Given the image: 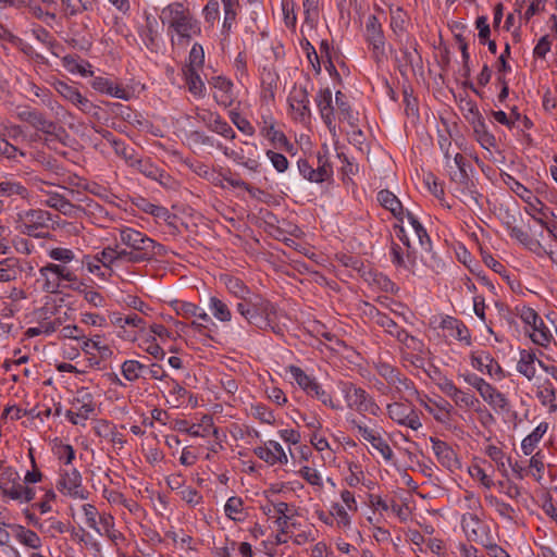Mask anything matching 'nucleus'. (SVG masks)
<instances>
[{
    "mask_svg": "<svg viewBox=\"0 0 557 557\" xmlns=\"http://www.w3.org/2000/svg\"><path fill=\"white\" fill-rule=\"evenodd\" d=\"M236 311L248 324L260 330H267L272 327L276 319L277 308L269 299L255 294L247 300L237 302Z\"/></svg>",
    "mask_w": 557,
    "mask_h": 557,
    "instance_id": "nucleus-1",
    "label": "nucleus"
},
{
    "mask_svg": "<svg viewBox=\"0 0 557 557\" xmlns=\"http://www.w3.org/2000/svg\"><path fill=\"white\" fill-rule=\"evenodd\" d=\"M160 20L163 24L169 23L176 34L183 38L189 39V32L195 34L200 33V26L195 20L189 10L184 8L182 2H173L162 9Z\"/></svg>",
    "mask_w": 557,
    "mask_h": 557,
    "instance_id": "nucleus-2",
    "label": "nucleus"
},
{
    "mask_svg": "<svg viewBox=\"0 0 557 557\" xmlns=\"http://www.w3.org/2000/svg\"><path fill=\"white\" fill-rule=\"evenodd\" d=\"M52 221L51 213L41 209H30L18 213V223L22 234L36 238H46Z\"/></svg>",
    "mask_w": 557,
    "mask_h": 557,
    "instance_id": "nucleus-3",
    "label": "nucleus"
},
{
    "mask_svg": "<svg viewBox=\"0 0 557 557\" xmlns=\"http://www.w3.org/2000/svg\"><path fill=\"white\" fill-rule=\"evenodd\" d=\"M341 391L345 395L348 407L356 409L358 412H370L375 414L379 409L369 394L361 387H357L351 382H344L341 384Z\"/></svg>",
    "mask_w": 557,
    "mask_h": 557,
    "instance_id": "nucleus-4",
    "label": "nucleus"
},
{
    "mask_svg": "<svg viewBox=\"0 0 557 557\" xmlns=\"http://www.w3.org/2000/svg\"><path fill=\"white\" fill-rule=\"evenodd\" d=\"M520 318L525 324L532 326L533 334H531L530 337L534 344L546 347L550 343L553 335L534 309L523 307L520 312Z\"/></svg>",
    "mask_w": 557,
    "mask_h": 557,
    "instance_id": "nucleus-5",
    "label": "nucleus"
},
{
    "mask_svg": "<svg viewBox=\"0 0 557 557\" xmlns=\"http://www.w3.org/2000/svg\"><path fill=\"white\" fill-rule=\"evenodd\" d=\"M120 239L131 250L147 257V261H151V253H149L151 249L149 248L153 247L152 238L135 228L124 227L120 231Z\"/></svg>",
    "mask_w": 557,
    "mask_h": 557,
    "instance_id": "nucleus-6",
    "label": "nucleus"
},
{
    "mask_svg": "<svg viewBox=\"0 0 557 557\" xmlns=\"http://www.w3.org/2000/svg\"><path fill=\"white\" fill-rule=\"evenodd\" d=\"M467 106H469V112L472 113V119L469 115H465L468 122L472 125L474 134L476 136L478 141L484 149H488L490 147L496 146V138L493 134L487 131L485 121L480 113L475 102L469 100L467 101Z\"/></svg>",
    "mask_w": 557,
    "mask_h": 557,
    "instance_id": "nucleus-7",
    "label": "nucleus"
},
{
    "mask_svg": "<svg viewBox=\"0 0 557 557\" xmlns=\"http://www.w3.org/2000/svg\"><path fill=\"white\" fill-rule=\"evenodd\" d=\"M451 181L457 184V190L466 197L465 202L468 205L480 206L482 195L476 190L473 181H471L467 169H461L451 175Z\"/></svg>",
    "mask_w": 557,
    "mask_h": 557,
    "instance_id": "nucleus-8",
    "label": "nucleus"
},
{
    "mask_svg": "<svg viewBox=\"0 0 557 557\" xmlns=\"http://www.w3.org/2000/svg\"><path fill=\"white\" fill-rule=\"evenodd\" d=\"M430 441L433 445V451L438 462L443 467H445L451 472L459 470L461 468V463L457 457V454L446 442L435 437H430Z\"/></svg>",
    "mask_w": 557,
    "mask_h": 557,
    "instance_id": "nucleus-9",
    "label": "nucleus"
},
{
    "mask_svg": "<svg viewBox=\"0 0 557 557\" xmlns=\"http://www.w3.org/2000/svg\"><path fill=\"white\" fill-rule=\"evenodd\" d=\"M299 173L309 182L323 183L333 175L332 165L329 162L318 164L317 169L308 162L306 159H300L297 162Z\"/></svg>",
    "mask_w": 557,
    "mask_h": 557,
    "instance_id": "nucleus-10",
    "label": "nucleus"
},
{
    "mask_svg": "<svg viewBox=\"0 0 557 557\" xmlns=\"http://www.w3.org/2000/svg\"><path fill=\"white\" fill-rule=\"evenodd\" d=\"M471 366L480 372H486L490 375H498L499 379L505 377V373L499 363L491 356L490 352L480 351L472 352Z\"/></svg>",
    "mask_w": 557,
    "mask_h": 557,
    "instance_id": "nucleus-11",
    "label": "nucleus"
},
{
    "mask_svg": "<svg viewBox=\"0 0 557 557\" xmlns=\"http://www.w3.org/2000/svg\"><path fill=\"white\" fill-rule=\"evenodd\" d=\"M350 423L352 424L354 428H356L358 430L360 435L366 441L371 443L373 448H375L377 451L381 453V455L384 457V459L391 460L393 458L392 448L380 435H375L372 430L358 423L355 419H352L350 421Z\"/></svg>",
    "mask_w": 557,
    "mask_h": 557,
    "instance_id": "nucleus-12",
    "label": "nucleus"
},
{
    "mask_svg": "<svg viewBox=\"0 0 557 557\" xmlns=\"http://www.w3.org/2000/svg\"><path fill=\"white\" fill-rule=\"evenodd\" d=\"M220 281L225 285L227 292L240 301L247 300L256 294L239 277L223 274L220 276Z\"/></svg>",
    "mask_w": 557,
    "mask_h": 557,
    "instance_id": "nucleus-13",
    "label": "nucleus"
},
{
    "mask_svg": "<svg viewBox=\"0 0 557 557\" xmlns=\"http://www.w3.org/2000/svg\"><path fill=\"white\" fill-rule=\"evenodd\" d=\"M367 40L373 46L375 52L383 53L384 49V35L379 18L375 15H370L366 23Z\"/></svg>",
    "mask_w": 557,
    "mask_h": 557,
    "instance_id": "nucleus-14",
    "label": "nucleus"
},
{
    "mask_svg": "<svg viewBox=\"0 0 557 557\" xmlns=\"http://www.w3.org/2000/svg\"><path fill=\"white\" fill-rule=\"evenodd\" d=\"M91 87L99 92L107 94L119 99L128 100L131 97L129 91L119 85H114L112 81L104 77H95L91 82Z\"/></svg>",
    "mask_w": 557,
    "mask_h": 557,
    "instance_id": "nucleus-15",
    "label": "nucleus"
},
{
    "mask_svg": "<svg viewBox=\"0 0 557 557\" xmlns=\"http://www.w3.org/2000/svg\"><path fill=\"white\" fill-rule=\"evenodd\" d=\"M261 135L269 139L277 148H283L287 152H290L294 149V145L289 143L283 132L274 128V124L272 122L268 123V121H263Z\"/></svg>",
    "mask_w": 557,
    "mask_h": 557,
    "instance_id": "nucleus-16",
    "label": "nucleus"
},
{
    "mask_svg": "<svg viewBox=\"0 0 557 557\" xmlns=\"http://www.w3.org/2000/svg\"><path fill=\"white\" fill-rule=\"evenodd\" d=\"M379 202L399 221H404V208L400 200L388 189H382L377 193Z\"/></svg>",
    "mask_w": 557,
    "mask_h": 557,
    "instance_id": "nucleus-17",
    "label": "nucleus"
},
{
    "mask_svg": "<svg viewBox=\"0 0 557 557\" xmlns=\"http://www.w3.org/2000/svg\"><path fill=\"white\" fill-rule=\"evenodd\" d=\"M536 356L533 350L522 349L520 351V359L517 363V371L522 374L527 380L531 381L534 379L536 369Z\"/></svg>",
    "mask_w": 557,
    "mask_h": 557,
    "instance_id": "nucleus-18",
    "label": "nucleus"
},
{
    "mask_svg": "<svg viewBox=\"0 0 557 557\" xmlns=\"http://www.w3.org/2000/svg\"><path fill=\"white\" fill-rule=\"evenodd\" d=\"M335 103L338 109L339 119L346 121L350 127H357L359 119L346 100V96L342 91L335 94Z\"/></svg>",
    "mask_w": 557,
    "mask_h": 557,
    "instance_id": "nucleus-19",
    "label": "nucleus"
},
{
    "mask_svg": "<svg viewBox=\"0 0 557 557\" xmlns=\"http://www.w3.org/2000/svg\"><path fill=\"white\" fill-rule=\"evenodd\" d=\"M73 405H79L77 407L76 416L83 420H87L95 411L94 397L90 393L82 389L78 392V396L72 401Z\"/></svg>",
    "mask_w": 557,
    "mask_h": 557,
    "instance_id": "nucleus-20",
    "label": "nucleus"
},
{
    "mask_svg": "<svg viewBox=\"0 0 557 557\" xmlns=\"http://www.w3.org/2000/svg\"><path fill=\"white\" fill-rule=\"evenodd\" d=\"M183 74L189 92L198 98L205 97L206 86L198 74V70L183 69Z\"/></svg>",
    "mask_w": 557,
    "mask_h": 557,
    "instance_id": "nucleus-21",
    "label": "nucleus"
},
{
    "mask_svg": "<svg viewBox=\"0 0 557 557\" xmlns=\"http://www.w3.org/2000/svg\"><path fill=\"white\" fill-rule=\"evenodd\" d=\"M139 171L145 176L159 181L162 183V178L165 176L164 171L159 169L154 163H152L151 159H139L137 158L135 164L132 166Z\"/></svg>",
    "mask_w": 557,
    "mask_h": 557,
    "instance_id": "nucleus-22",
    "label": "nucleus"
},
{
    "mask_svg": "<svg viewBox=\"0 0 557 557\" xmlns=\"http://www.w3.org/2000/svg\"><path fill=\"white\" fill-rule=\"evenodd\" d=\"M61 476L69 485V495L81 499L87 498V494L81 488L82 475L77 469L74 468L70 472H64Z\"/></svg>",
    "mask_w": 557,
    "mask_h": 557,
    "instance_id": "nucleus-23",
    "label": "nucleus"
},
{
    "mask_svg": "<svg viewBox=\"0 0 557 557\" xmlns=\"http://www.w3.org/2000/svg\"><path fill=\"white\" fill-rule=\"evenodd\" d=\"M406 216L408 219V222L412 226L414 234L418 237L419 244L421 245L422 249L425 251L432 250V242L431 238L424 228V226L420 223V221L417 219V216L411 213L410 211H407Z\"/></svg>",
    "mask_w": 557,
    "mask_h": 557,
    "instance_id": "nucleus-24",
    "label": "nucleus"
},
{
    "mask_svg": "<svg viewBox=\"0 0 557 557\" xmlns=\"http://www.w3.org/2000/svg\"><path fill=\"white\" fill-rule=\"evenodd\" d=\"M290 107L297 110L301 117H310V100L309 94L306 88H301L296 95L290 98Z\"/></svg>",
    "mask_w": 557,
    "mask_h": 557,
    "instance_id": "nucleus-25",
    "label": "nucleus"
},
{
    "mask_svg": "<svg viewBox=\"0 0 557 557\" xmlns=\"http://www.w3.org/2000/svg\"><path fill=\"white\" fill-rule=\"evenodd\" d=\"M547 428H548L547 423H545V422L540 423L530 435H528L527 437H524L522 440L521 449L524 455L528 456V455L532 454L536 444L541 441L543 435L546 433Z\"/></svg>",
    "mask_w": 557,
    "mask_h": 557,
    "instance_id": "nucleus-26",
    "label": "nucleus"
},
{
    "mask_svg": "<svg viewBox=\"0 0 557 557\" xmlns=\"http://www.w3.org/2000/svg\"><path fill=\"white\" fill-rule=\"evenodd\" d=\"M503 182L523 201L531 203L532 191L508 173L500 174Z\"/></svg>",
    "mask_w": 557,
    "mask_h": 557,
    "instance_id": "nucleus-27",
    "label": "nucleus"
},
{
    "mask_svg": "<svg viewBox=\"0 0 557 557\" xmlns=\"http://www.w3.org/2000/svg\"><path fill=\"white\" fill-rule=\"evenodd\" d=\"M16 530V537L27 547L37 549L41 546V540L36 532L25 529L23 525H13Z\"/></svg>",
    "mask_w": 557,
    "mask_h": 557,
    "instance_id": "nucleus-28",
    "label": "nucleus"
},
{
    "mask_svg": "<svg viewBox=\"0 0 557 557\" xmlns=\"http://www.w3.org/2000/svg\"><path fill=\"white\" fill-rule=\"evenodd\" d=\"M209 308L215 319L221 322H230L232 320V312L228 306L218 297H211Z\"/></svg>",
    "mask_w": 557,
    "mask_h": 557,
    "instance_id": "nucleus-29",
    "label": "nucleus"
},
{
    "mask_svg": "<svg viewBox=\"0 0 557 557\" xmlns=\"http://www.w3.org/2000/svg\"><path fill=\"white\" fill-rule=\"evenodd\" d=\"M487 388L488 391L484 394H480L481 397L487 401L491 406H493L494 408H499V409H507L508 408V399L506 398V396L500 393L499 391H497L494 386H492L490 383L487 384Z\"/></svg>",
    "mask_w": 557,
    "mask_h": 557,
    "instance_id": "nucleus-30",
    "label": "nucleus"
},
{
    "mask_svg": "<svg viewBox=\"0 0 557 557\" xmlns=\"http://www.w3.org/2000/svg\"><path fill=\"white\" fill-rule=\"evenodd\" d=\"M121 369L123 376L127 381L134 382L140 377L143 372L147 370V367L137 360H126L123 362Z\"/></svg>",
    "mask_w": 557,
    "mask_h": 557,
    "instance_id": "nucleus-31",
    "label": "nucleus"
},
{
    "mask_svg": "<svg viewBox=\"0 0 557 557\" xmlns=\"http://www.w3.org/2000/svg\"><path fill=\"white\" fill-rule=\"evenodd\" d=\"M16 116L20 121L26 122L30 124L35 129H38L45 114L36 109L24 107L17 108Z\"/></svg>",
    "mask_w": 557,
    "mask_h": 557,
    "instance_id": "nucleus-32",
    "label": "nucleus"
},
{
    "mask_svg": "<svg viewBox=\"0 0 557 557\" xmlns=\"http://www.w3.org/2000/svg\"><path fill=\"white\" fill-rule=\"evenodd\" d=\"M112 147L114 149V152L123 158L125 162L133 166L137 160L136 150L133 147H129L125 145L122 140H112Z\"/></svg>",
    "mask_w": 557,
    "mask_h": 557,
    "instance_id": "nucleus-33",
    "label": "nucleus"
},
{
    "mask_svg": "<svg viewBox=\"0 0 557 557\" xmlns=\"http://www.w3.org/2000/svg\"><path fill=\"white\" fill-rule=\"evenodd\" d=\"M410 404L394 403L387 406L388 416L398 424H403L411 409Z\"/></svg>",
    "mask_w": 557,
    "mask_h": 557,
    "instance_id": "nucleus-34",
    "label": "nucleus"
},
{
    "mask_svg": "<svg viewBox=\"0 0 557 557\" xmlns=\"http://www.w3.org/2000/svg\"><path fill=\"white\" fill-rule=\"evenodd\" d=\"M287 370L299 385V387H301L306 393H308L311 388V385L317 382L314 379L307 375L305 371L297 366L292 364L287 368Z\"/></svg>",
    "mask_w": 557,
    "mask_h": 557,
    "instance_id": "nucleus-35",
    "label": "nucleus"
},
{
    "mask_svg": "<svg viewBox=\"0 0 557 557\" xmlns=\"http://www.w3.org/2000/svg\"><path fill=\"white\" fill-rule=\"evenodd\" d=\"M53 86L55 91L61 97H63L67 101H71L73 104H75L78 98L81 97L79 90L75 86L70 85L65 82L58 81L57 83H54Z\"/></svg>",
    "mask_w": 557,
    "mask_h": 557,
    "instance_id": "nucleus-36",
    "label": "nucleus"
},
{
    "mask_svg": "<svg viewBox=\"0 0 557 557\" xmlns=\"http://www.w3.org/2000/svg\"><path fill=\"white\" fill-rule=\"evenodd\" d=\"M61 2L70 15H76L83 11L92 10L95 0H61Z\"/></svg>",
    "mask_w": 557,
    "mask_h": 557,
    "instance_id": "nucleus-37",
    "label": "nucleus"
},
{
    "mask_svg": "<svg viewBox=\"0 0 557 557\" xmlns=\"http://www.w3.org/2000/svg\"><path fill=\"white\" fill-rule=\"evenodd\" d=\"M487 456L496 462L498 471L502 472L503 476L508 478V470H507V460L505 461V454L503 450L495 446L490 445L486 448Z\"/></svg>",
    "mask_w": 557,
    "mask_h": 557,
    "instance_id": "nucleus-38",
    "label": "nucleus"
},
{
    "mask_svg": "<svg viewBox=\"0 0 557 557\" xmlns=\"http://www.w3.org/2000/svg\"><path fill=\"white\" fill-rule=\"evenodd\" d=\"M140 201V203H137V207L140 208L144 212L165 221L171 216L170 211L165 207L153 205L144 198H141Z\"/></svg>",
    "mask_w": 557,
    "mask_h": 557,
    "instance_id": "nucleus-39",
    "label": "nucleus"
},
{
    "mask_svg": "<svg viewBox=\"0 0 557 557\" xmlns=\"http://www.w3.org/2000/svg\"><path fill=\"white\" fill-rule=\"evenodd\" d=\"M485 500L496 509V511L504 518L508 520H512V513L515 512L513 507L510 504H507L500 499H498L494 495H486Z\"/></svg>",
    "mask_w": 557,
    "mask_h": 557,
    "instance_id": "nucleus-40",
    "label": "nucleus"
},
{
    "mask_svg": "<svg viewBox=\"0 0 557 557\" xmlns=\"http://www.w3.org/2000/svg\"><path fill=\"white\" fill-rule=\"evenodd\" d=\"M189 63L184 69L199 70L203 65L205 52L200 44L195 42L189 51Z\"/></svg>",
    "mask_w": 557,
    "mask_h": 557,
    "instance_id": "nucleus-41",
    "label": "nucleus"
},
{
    "mask_svg": "<svg viewBox=\"0 0 557 557\" xmlns=\"http://www.w3.org/2000/svg\"><path fill=\"white\" fill-rule=\"evenodd\" d=\"M307 394L312 397H317L323 405L329 406L332 409H339V406L333 401L332 396L326 393L318 382L311 385V388Z\"/></svg>",
    "mask_w": 557,
    "mask_h": 557,
    "instance_id": "nucleus-42",
    "label": "nucleus"
},
{
    "mask_svg": "<svg viewBox=\"0 0 557 557\" xmlns=\"http://www.w3.org/2000/svg\"><path fill=\"white\" fill-rule=\"evenodd\" d=\"M210 131L227 138V139H235L236 133L231 127V125L221 117L220 114H218L216 117H214L213 124H211Z\"/></svg>",
    "mask_w": 557,
    "mask_h": 557,
    "instance_id": "nucleus-43",
    "label": "nucleus"
},
{
    "mask_svg": "<svg viewBox=\"0 0 557 557\" xmlns=\"http://www.w3.org/2000/svg\"><path fill=\"white\" fill-rule=\"evenodd\" d=\"M319 0H302L305 22L313 27L319 17Z\"/></svg>",
    "mask_w": 557,
    "mask_h": 557,
    "instance_id": "nucleus-44",
    "label": "nucleus"
},
{
    "mask_svg": "<svg viewBox=\"0 0 557 557\" xmlns=\"http://www.w3.org/2000/svg\"><path fill=\"white\" fill-rule=\"evenodd\" d=\"M396 237L403 243V245L407 248V259L411 265L416 264V256L412 250V246L410 244L409 237L406 234V231L403 225L395 224L394 225Z\"/></svg>",
    "mask_w": 557,
    "mask_h": 557,
    "instance_id": "nucleus-45",
    "label": "nucleus"
},
{
    "mask_svg": "<svg viewBox=\"0 0 557 557\" xmlns=\"http://www.w3.org/2000/svg\"><path fill=\"white\" fill-rule=\"evenodd\" d=\"M450 398L457 406L465 408H473L474 405L479 403L478 398H475L472 393L463 392L460 388H457Z\"/></svg>",
    "mask_w": 557,
    "mask_h": 557,
    "instance_id": "nucleus-46",
    "label": "nucleus"
},
{
    "mask_svg": "<svg viewBox=\"0 0 557 557\" xmlns=\"http://www.w3.org/2000/svg\"><path fill=\"white\" fill-rule=\"evenodd\" d=\"M230 119L232 123L238 128V131L245 135L252 136L255 134V127L246 117L242 116L240 113L231 111Z\"/></svg>",
    "mask_w": 557,
    "mask_h": 557,
    "instance_id": "nucleus-47",
    "label": "nucleus"
},
{
    "mask_svg": "<svg viewBox=\"0 0 557 557\" xmlns=\"http://www.w3.org/2000/svg\"><path fill=\"white\" fill-rule=\"evenodd\" d=\"M537 398L543 405L552 404V410H556L557 405L553 404L556 399V389L548 380L543 384V389L537 392Z\"/></svg>",
    "mask_w": 557,
    "mask_h": 557,
    "instance_id": "nucleus-48",
    "label": "nucleus"
},
{
    "mask_svg": "<svg viewBox=\"0 0 557 557\" xmlns=\"http://www.w3.org/2000/svg\"><path fill=\"white\" fill-rule=\"evenodd\" d=\"M176 314L182 315L185 319L195 318L198 306L187 301L175 300L172 304Z\"/></svg>",
    "mask_w": 557,
    "mask_h": 557,
    "instance_id": "nucleus-49",
    "label": "nucleus"
},
{
    "mask_svg": "<svg viewBox=\"0 0 557 557\" xmlns=\"http://www.w3.org/2000/svg\"><path fill=\"white\" fill-rule=\"evenodd\" d=\"M315 102L320 113L329 110H334L331 89H320L317 94Z\"/></svg>",
    "mask_w": 557,
    "mask_h": 557,
    "instance_id": "nucleus-50",
    "label": "nucleus"
},
{
    "mask_svg": "<svg viewBox=\"0 0 557 557\" xmlns=\"http://www.w3.org/2000/svg\"><path fill=\"white\" fill-rule=\"evenodd\" d=\"M206 23L213 26L220 15V3L218 0H209L202 9Z\"/></svg>",
    "mask_w": 557,
    "mask_h": 557,
    "instance_id": "nucleus-51",
    "label": "nucleus"
},
{
    "mask_svg": "<svg viewBox=\"0 0 557 557\" xmlns=\"http://www.w3.org/2000/svg\"><path fill=\"white\" fill-rule=\"evenodd\" d=\"M47 206L53 208L62 213L66 214L67 209L73 208V205L64 196L60 194H53L46 201Z\"/></svg>",
    "mask_w": 557,
    "mask_h": 557,
    "instance_id": "nucleus-52",
    "label": "nucleus"
},
{
    "mask_svg": "<svg viewBox=\"0 0 557 557\" xmlns=\"http://www.w3.org/2000/svg\"><path fill=\"white\" fill-rule=\"evenodd\" d=\"M295 3L293 0H282V11L284 15V23L289 28H295L297 16L294 11Z\"/></svg>",
    "mask_w": 557,
    "mask_h": 557,
    "instance_id": "nucleus-53",
    "label": "nucleus"
},
{
    "mask_svg": "<svg viewBox=\"0 0 557 557\" xmlns=\"http://www.w3.org/2000/svg\"><path fill=\"white\" fill-rule=\"evenodd\" d=\"M114 248H115V261L125 260L131 263H140V262L147 261V257H144L133 250H126V249L119 250L117 245Z\"/></svg>",
    "mask_w": 557,
    "mask_h": 557,
    "instance_id": "nucleus-54",
    "label": "nucleus"
},
{
    "mask_svg": "<svg viewBox=\"0 0 557 557\" xmlns=\"http://www.w3.org/2000/svg\"><path fill=\"white\" fill-rule=\"evenodd\" d=\"M377 373L391 385H396V381L399 380V370L388 363L379 364Z\"/></svg>",
    "mask_w": 557,
    "mask_h": 557,
    "instance_id": "nucleus-55",
    "label": "nucleus"
},
{
    "mask_svg": "<svg viewBox=\"0 0 557 557\" xmlns=\"http://www.w3.org/2000/svg\"><path fill=\"white\" fill-rule=\"evenodd\" d=\"M27 194V189L18 184L12 182H1L0 183V195L2 196H11V195H20L25 197Z\"/></svg>",
    "mask_w": 557,
    "mask_h": 557,
    "instance_id": "nucleus-56",
    "label": "nucleus"
},
{
    "mask_svg": "<svg viewBox=\"0 0 557 557\" xmlns=\"http://www.w3.org/2000/svg\"><path fill=\"white\" fill-rule=\"evenodd\" d=\"M265 154L271 160L272 165L277 172L283 173L288 169L289 163L284 154L273 150H267Z\"/></svg>",
    "mask_w": 557,
    "mask_h": 557,
    "instance_id": "nucleus-57",
    "label": "nucleus"
},
{
    "mask_svg": "<svg viewBox=\"0 0 557 557\" xmlns=\"http://www.w3.org/2000/svg\"><path fill=\"white\" fill-rule=\"evenodd\" d=\"M224 510H225V515L230 519H232L234 521L239 520L238 518L235 517V515L242 512V510H243L242 498L236 497V496L230 497L225 504Z\"/></svg>",
    "mask_w": 557,
    "mask_h": 557,
    "instance_id": "nucleus-58",
    "label": "nucleus"
},
{
    "mask_svg": "<svg viewBox=\"0 0 557 557\" xmlns=\"http://www.w3.org/2000/svg\"><path fill=\"white\" fill-rule=\"evenodd\" d=\"M424 183L426 184L428 189L434 197H436L437 199H442L444 197L443 185L437 181L434 174L428 173L424 176Z\"/></svg>",
    "mask_w": 557,
    "mask_h": 557,
    "instance_id": "nucleus-59",
    "label": "nucleus"
},
{
    "mask_svg": "<svg viewBox=\"0 0 557 557\" xmlns=\"http://www.w3.org/2000/svg\"><path fill=\"white\" fill-rule=\"evenodd\" d=\"M144 350L151 355L153 358L162 360L165 357V352L162 347L156 342L154 337L147 338L143 345Z\"/></svg>",
    "mask_w": 557,
    "mask_h": 557,
    "instance_id": "nucleus-60",
    "label": "nucleus"
},
{
    "mask_svg": "<svg viewBox=\"0 0 557 557\" xmlns=\"http://www.w3.org/2000/svg\"><path fill=\"white\" fill-rule=\"evenodd\" d=\"M375 322L392 336H395V331L399 329V326L393 319H391L386 313H382L379 311L376 312Z\"/></svg>",
    "mask_w": 557,
    "mask_h": 557,
    "instance_id": "nucleus-61",
    "label": "nucleus"
},
{
    "mask_svg": "<svg viewBox=\"0 0 557 557\" xmlns=\"http://www.w3.org/2000/svg\"><path fill=\"white\" fill-rule=\"evenodd\" d=\"M253 409V416L259 419L263 423L273 424L275 422V417L273 414V411L270 410L264 405H257L252 407Z\"/></svg>",
    "mask_w": 557,
    "mask_h": 557,
    "instance_id": "nucleus-62",
    "label": "nucleus"
},
{
    "mask_svg": "<svg viewBox=\"0 0 557 557\" xmlns=\"http://www.w3.org/2000/svg\"><path fill=\"white\" fill-rule=\"evenodd\" d=\"M475 27L479 30L478 36L480 44L485 45L491 35V28L487 23V17L484 15L479 16L475 21Z\"/></svg>",
    "mask_w": 557,
    "mask_h": 557,
    "instance_id": "nucleus-63",
    "label": "nucleus"
},
{
    "mask_svg": "<svg viewBox=\"0 0 557 557\" xmlns=\"http://www.w3.org/2000/svg\"><path fill=\"white\" fill-rule=\"evenodd\" d=\"M400 52L403 54L401 59H397L398 62V70L403 76L406 75L407 69L413 67L414 64V55L412 52L408 50V48L400 49Z\"/></svg>",
    "mask_w": 557,
    "mask_h": 557,
    "instance_id": "nucleus-64",
    "label": "nucleus"
}]
</instances>
